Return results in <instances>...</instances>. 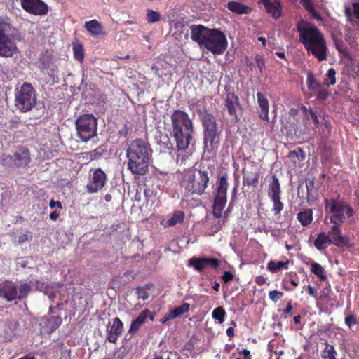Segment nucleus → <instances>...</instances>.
<instances>
[{
  "label": "nucleus",
  "instance_id": "13",
  "mask_svg": "<svg viewBox=\"0 0 359 359\" xmlns=\"http://www.w3.org/2000/svg\"><path fill=\"white\" fill-rule=\"evenodd\" d=\"M107 181V175L101 168H91L86 184L87 192L89 194L98 192L105 187Z\"/></svg>",
  "mask_w": 359,
  "mask_h": 359
},
{
  "label": "nucleus",
  "instance_id": "48",
  "mask_svg": "<svg viewBox=\"0 0 359 359\" xmlns=\"http://www.w3.org/2000/svg\"><path fill=\"white\" fill-rule=\"evenodd\" d=\"M314 180H309L306 182V186L307 194L306 198L308 201H310V197H313V194H316V191L314 190Z\"/></svg>",
  "mask_w": 359,
  "mask_h": 359
},
{
  "label": "nucleus",
  "instance_id": "56",
  "mask_svg": "<svg viewBox=\"0 0 359 359\" xmlns=\"http://www.w3.org/2000/svg\"><path fill=\"white\" fill-rule=\"evenodd\" d=\"M255 60L257 62V66L259 69L260 72L262 74L263 70L265 68V60L264 59L259 55H256Z\"/></svg>",
  "mask_w": 359,
  "mask_h": 359
},
{
  "label": "nucleus",
  "instance_id": "26",
  "mask_svg": "<svg viewBox=\"0 0 359 359\" xmlns=\"http://www.w3.org/2000/svg\"><path fill=\"white\" fill-rule=\"evenodd\" d=\"M148 314H149V310L147 309L141 311L137 317L131 322L128 332L132 334L137 332L145 323L148 318Z\"/></svg>",
  "mask_w": 359,
  "mask_h": 359
},
{
  "label": "nucleus",
  "instance_id": "63",
  "mask_svg": "<svg viewBox=\"0 0 359 359\" xmlns=\"http://www.w3.org/2000/svg\"><path fill=\"white\" fill-rule=\"evenodd\" d=\"M353 8L355 17L359 20V3L353 4Z\"/></svg>",
  "mask_w": 359,
  "mask_h": 359
},
{
  "label": "nucleus",
  "instance_id": "25",
  "mask_svg": "<svg viewBox=\"0 0 359 359\" xmlns=\"http://www.w3.org/2000/svg\"><path fill=\"white\" fill-rule=\"evenodd\" d=\"M257 102L259 107V118L264 121H269V100L264 95L258 92L257 93Z\"/></svg>",
  "mask_w": 359,
  "mask_h": 359
},
{
  "label": "nucleus",
  "instance_id": "28",
  "mask_svg": "<svg viewBox=\"0 0 359 359\" xmlns=\"http://www.w3.org/2000/svg\"><path fill=\"white\" fill-rule=\"evenodd\" d=\"M330 237L325 231L320 232L314 240L313 245L319 251H324L330 245H332Z\"/></svg>",
  "mask_w": 359,
  "mask_h": 359
},
{
  "label": "nucleus",
  "instance_id": "23",
  "mask_svg": "<svg viewBox=\"0 0 359 359\" xmlns=\"http://www.w3.org/2000/svg\"><path fill=\"white\" fill-rule=\"evenodd\" d=\"M243 173V183L245 186L255 187L259 183V179L260 177V172L259 169L255 170H247L243 168L242 170Z\"/></svg>",
  "mask_w": 359,
  "mask_h": 359
},
{
  "label": "nucleus",
  "instance_id": "52",
  "mask_svg": "<svg viewBox=\"0 0 359 359\" xmlns=\"http://www.w3.org/2000/svg\"><path fill=\"white\" fill-rule=\"evenodd\" d=\"M304 289L306 290V291L308 292V294L311 297H312L315 299L318 298V292L315 287H313L311 285H308L304 286Z\"/></svg>",
  "mask_w": 359,
  "mask_h": 359
},
{
  "label": "nucleus",
  "instance_id": "10",
  "mask_svg": "<svg viewBox=\"0 0 359 359\" xmlns=\"http://www.w3.org/2000/svg\"><path fill=\"white\" fill-rule=\"evenodd\" d=\"M229 188L228 175L224 173L220 176L216 183L213 209L212 213L217 218H221L222 210L227 202V190Z\"/></svg>",
  "mask_w": 359,
  "mask_h": 359
},
{
  "label": "nucleus",
  "instance_id": "55",
  "mask_svg": "<svg viewBox=\"0 0 359 359\" xmlns=\"http://www.w3.org/2000/svg\"><path fill=\"white\" fill-rule=\"evenodd\" d=\"M137 294L138 299H142V300H146L149 297V294L146 291V290L143 287H137Z\"/></svg>",
  "mask_w": 359,
  "mask_h": 359
},
{
  "label": "nucleus",
  "instance_id": "34",
  "mask_svg": "<svg viewBox=\"0 0 359 359\" xmlns=\"http://www.w3.org/2000/svg\"><path fill=\"white\" fill-rule=\"evenodd\" d=\"M62 323V319L58 316H53L49 318L45 323V328L49 333L57 329Z\"/></svg>",
  "mask_w": 359,
  "mask_h": 359
},
{
  "label": "nucleus",
  "instance_id": "35",
  "mask_svg": "<svg viewBox=\"0 0 359 359\" xmlns=\"http://www.w3.org/2000/svg\"><path fill=\"white\" fill-rule=\"evenodd\" d=\"M324 344L325 348L320 353L322 359H337V353L334 346L327 341Z\"/></svg>",
  "mask_w": 359,
  "mask_h": 359
},
{
  "label": "nucleus",
  "instance_id": "43",
  "mask_svg": "<svg viewBox=\"0 0 359 359\" xmlns=\"http://www.w3.org/2000/svg\"><path fill=\"white\" fill-rule=\"evenodd\" d=\"M226 314V313L224 309L222 306L215 308L212 313V318L219 323H222L224 321Z\"/></svg>",
  "mask_w": 359,
  "mask_h": 359
},
{
  "label": "nucleus",
  "instance_id": "45",
  "mask_svg": "<svg viewBox=\"0 0 359 359\" xmlns=\"http://www.w3.org/2000/svg\"><path fill=\"white\" fill-rule=\"evenodd\" d=\"M161 20L159 12L148 9L147 13V20L149 23H155Z\"/></svg>",
  "mask_w": 359,
  "mask_h": 359
},
{
  "label": "nucleus",
  "instance_id": "31",
  "mask_svg": "<svg viewBox=\"0 0 359 359\" xmlns=\"http://www.w3.org/2000/svg\"><path fill=\"white\" fill-rule=\"evenodd\" d=\"M85 27L93 36H97L102 34L103 26L97 20H91L85 22Z\"/></svg>",
  "mask_w": 359,
  "mask_h": 359
},
{
  "label": "nucleus",
  "instance_id": "21",
  "mask_svg": "<svg viewBox=\"0 0 359 359\" xmlns=\"http://www.w3.org/2000/svg\"><path fill=\"white\" fill-rule=\"evenodd\" d=\"M190 29L191 39L199 45L203 46L210 29L202 25H191Z\"/></svg>",
  "mask_w": 359,
  "mask_h": 359
},
{
  "label": "nucleus",
  "instance_id": "19",
  "mask_svg": "<svg viewBox=\"0 0 359 359\" xmlns=\"http://www.w3.org/2000/svg\"><path fill=\"white\" fill-rule=\"evenodd\" d=\"M342 223L332 224L327 235L330 237L332 243L337 247L343 248L347 246L348 240L342 235L341 224Z\"/></svg>",
  "mask_w": 359,
  "mask_h": 359
},
{
  "label": "nucleus",
  "instance_id": "27",
  "mask_svg": "<svg viewBox=\"0 0 359 359\" xmlns=\"http://www.w3.org/2000/svg\"><path fill=\"white\" fill-rule=\"evenodd\" d=\"M212 215L213 217H206L204 224L210 233L214 234L222 229L224 221L222 222L220 218L216 217L213 214Z\"/></svg>",
  "mask_w": 359,
  "mask_h": 359
},
{
  "label": "nucleus",
  "instance_id": "59",
  "mask_svg": "<svg viewBox=\"0 0 359 359\" xmlns=\"http://www.w3.org/2000/svg\"><path fill=\"white\" fill-rule=\"evenodd\" d=\"M49 206L50 208H54L55 207H57L59 209H62V205L60 201H55L53 199H51L49 203Z\"/></svg>",
  "mask_w": 359,
  "mask_h": 359
},
{
  "label": "nucleus",
  "instance_id": "54",
  "mask_svg": "<svg viewBox=\"0 0 359 359\" xmlns=\"http://www.w3.org/2000/svg\"><path fill=\"white\" fill-rule=\"evenodd\" d=\"M300 2L302 4L303 7L309 12L315 11L313 4L311 0H300Z\"/></svg>",
  "mask_w": 359,
  "mask_h": 359
},
{
  "label": "nucleus",
  "instance_id": "62",
  "mask_svg": "<svg viewBox=\"0 0 359 359\" xmlns=\"http://www.w3.org/2000/svg\"><path fill=\"white\" fill-rule=\"evenodd\" d=\"M292 309H293V307L292 305V302L289 301L287 302V306L285 307V309H283V312L285 314H290L292 311Z\"/></svg>",
  "mask_w": 359,
  "mask_h": 359
},
{
  "label": "nucleus",
  "instance_id": "50",
  "mask_svg": "<svg viewBox=\"0 0 359 359\" xmlns=\"http://www.w3.org/2000/svg\"><path fill=\"white\" fill-rule=\"evenodd\" d=\"M283 293L278 290H272L269 292V297L274 302H278L282 297Z\"/></svg>",
  "mask_w": 359,
  "mask_h": 359
},
{
  "label": "nucleus",
  "instance_id": "61",
  "mask_svg": "<svg viewBox=\"0 0 359 359\" xmlns=\"http://www.w3.org/2000/svg\"><path fill=\"white\" fill-rule=\"evenodd\" d=\"M144 194L147 201H149V199L153 196V191L148 187L144 189Z\"/></svg>",
  "mask_w": 359,
  "mask_h": 359
},
{
  "label": "nucleus",
  "instance_id": "22",
  "mask_svg": "<svg viewBox=\"0 0 359 359\" xmlns=\"http://www.w3.org/2000/svg\"><path fill=\"white\" fill-rule=\"evenodd\" d=\"M190 309V304L188 303H183L182 305L175 307L173 309L170 310L165 314L163 318L160 320L162 324L166 322L180 317V316L187 313Z\"/></svg>",
  "mask_w": 359,
  "mask_h": 359
},
{
  "label": "nucleus",
  "instance_id": "9",
  "mask_svg": "<svg viewBox=\"0 0 359 359\" xmlns=\"http://www.w3.org/2000/svg\"><path fill=\"white\" fill-rule=\"evenodd\" d=\"M77 136L86 142L97 135V120L91 114H83L76 121Z\"/></svg>",
  "mask_w": 359,
  "mask_h": 359
},
{
  "label": "nucleus",
  "instance_id": "41",
  "mask_svg": "<svg viewBox=\"0 0 359 359\" xmlns=\"http://www.w3.org/2000/svg\"><path fill=\"white\" fill-rule=\"evenodd\" d=\"M336 83V71L334 68L328 69L327 72L325 75L323 81L324 86L329 87L334 86Z\"/></svg>",
  "mask_w": 359,
  "mask_h": 359
},
{
  "label": "nucleus",
  "instance_id": "16",
  "mask_svg": "<svg viewBox=\"0 0 359 359\" xmlns=\"http://www.w3.org/2000/svg\"><path fill=\"white\" fill-rule=\"evenodd\" d=\"M189 265L192 266L198 272H203L207 267L217 269L219 267L220 262L217 258L213 257H193L189 259Z\"/></svg>",
  "mask_w": 359,
  "mask_h": 359
},
{
  "label": "nucleus",
  "instance_id": "18",
  "mask_svg": "<svg viewBox=\"0 0 359 359\" xmlns=\"http://www.w3.org/2000/svg\"><path fill=\"white\" fill-rule=\"evenodd\" d=\"M18 285L10 280L0 283V298L6 299L8 302L18 299Z\"/></svg>",
  "mask_w": 359,
  "mask_h": 359
},
{
  "label": "nucleus",
  "instance_id": "64",
  "mask_svg": "<svg viewBox=\"0 0 359 359\" xmlns=\"http://www.w3.org/2000/svg\"><path fill=\"white\" fill-rule=\"evenodd\" d=\"M239 354H242L244 355V359H251L250 352L248 349H243L239 351Z\"/></svg>",
  "mask_w": 359,
  "mask_h": 359
},
{
  "label": "nucleus",
  "instance_id": "11",
  "mask_svg": "<svg viewBox=\"0 0 359 359\" xmlns=\"http://www.w3.org/2000/svg\"><path fill=\"white\" fill-rule=\"evenodd\" d=\"M203 46L214 55L222 54L227 48L225 34L215 29H210Z\"/></svg>",
  "mask_w": 359,
  "mask_h": 359
},
{
  "label": "nucleus",
  "instance_id": "20",
  "mask_svg": "<svg viewBox=\"0 0 359 359\" xmlns=\"http://www.w3.org/2000/svg\"><path fill=\"white\" fill-rule=\"evenodd\" d=\"M124 326L123 322L118 317L112 320V324L107 325V339L113 344H116L118 337L123 332Z\"/></svg>",
  "mask_w": 359,
  "mask_h": 359
},
{
  "label": "nucleus",
  "instance_id": "24",
  "mask_svg": "<svg viewBox=\"0 0 359 359\" xmlns=\"http://www.w3.org/2000/svg\"><path fill=\"white\" fill-rule=\"evenodd\" d=\"M266 13L277 20L283 13V5L280 0H268L264 5Z\"/></svg>",
  "mask_w": 359,
  "mask_h": 359
},
{
  "label": "nucleus",
  "instance_id": "60",
  "mask_svg": "<svg viewBox=\"0 0 359 359\" xmlns=\"http://www.w3.org/2000/svg\"><path fill=\"white\" fill-rule=\"evenodd\" d=\"M266 278L263 276H258L255 278V283L259 286H262L266 283Z\"/></svg>",
  "mask_w": 359,
  "mask_h": 359
},
{
  "label": "nucleus",
  "instance_id": "44",
  "mask_svg": "<svg viewBox=\"0 0 359 359\" xmlns=\"http://www.w3.org/2000/svg\"><path fill=\"white\" fill-rule=\"evenodd\" d=\"M52 58L50 55L41 54L39 59V67L41 69H48L50 66V62Z\"/></svg>",
  "mask_w": 359,
  "mask_h": 359
},
{
  "label": "nucleus",
  "instance_id": "38",
  "mask_svg": "<svg viewBox=\"0 0 359 359\" xmlns=\"http://www.w3.org/2000/svg\"><path fill=\"white\" fill-rule=\"evenodd\" d=\"M289 261H270L267 264V269L270 271L275 273L281 269L282 268L287 269Z\"/></svg>",
  "mask_w": 359,
  "mask_h": 359
},
{
  "label": "nucleus",
  "instance_id": "17",
  "mask_svg": "<svg viewBox=\"0 0 359 359\" xmlns=\"http://www.w3.org/2000/svg\"><path fill=\"white\" fill-rule=\"evenodd\" d=\"M226 94L224 97V109L227 110L229 116L238 121L236 108L240 105L238 97L234 92L230 90L227 86L225 87Z\"/></svg>",
  "mask_w": 359,
  "mask_h": 359
},
{
  "label": "nucleus",
  "instance_id": "3",
  "mask_svg": "<svg viewBox=\"0 0 359 359\" xmlns=\"http://www.w3.org/2000/svg\"><path fill=\"white\" fill-rule=\"evenodd\" d=\"M205 100H199L196 102L193 101V106H196V111L201 119L203 129V144L207 150L213 151L218 148L220 142L222 127L217 123L214 115L208 111L205 107H202Z\"/></svg>",
  "mask_w": 359,
  "mask_h": 359
},
{
  "label": "nucleus",
  "instance_id": "46",
  "mask_svg": "<svg viewBox=\"0 0 359 359\" xmlns=\"http://www.w3.org/2000/svg\"><path fill=\"white\" fill-rule=\"evenodd\" d=\"M330 95V91L323 87H320L313 96H315L316 98L318 100H325L327 99L329 95Z\"/></svg>",
  "mask_w": 359,
  "mask_h": 359
},
{
  "label": "nucleus",
  "instance_id": "37",
  "mask_svg": "<svg viewBox=\"0 0 359 359\" xmlns=\"http://www.w3.org/2000/svg\"><path fill=\"white\" fill-rule=\"evenodd\" d=\"M311 271L313 274L318 277L321 281H325L326 280L327 276L325 273V270L320 264L317 262H312L311 264Z\"/></svg>",
  "mask_w": 359,
  "mask_h": 359
},
{
  "label": "nucleus",
  "instance_id": "4",
  "mask_svg": "<svg viewBox=\"0 0 359 359\" xmlns=\"http://www.w3.org/2000/svg\"><path fill=\"white\" fill-rule=\"evenodd\" d=\"M172 130L170 135L176 142L177 151H185L192 139L194 124L189 114L180 109H175L170 114Z\"/></svg>",
  "mask_w": 359,
  "mask_h": 359
},
{
  "label": "nucleus",
  "instance_id": "2",
  "mask_svg": "<svg viewBox=\"0 0 359 359\" xmlns=\"http://www.w3.org/2000/svg\"><path fill=\"white\" fill-rule=\"evenodd\" d=\"M151 149L142 139L133 140L126 151L128 169L135 175H144L148 172Z\"/></svg>",
  "mask_w": 359,
  "mask_h": 359
},
{
  "label": "nucleus",
  "instance_id": "8",
  "mask_svg": "<svg viewBox=\"0 0 359 359\" xmlns=\"http://www.w3.org/2000/svg\"><path fill=\"white\" fill-rule=\"evenodd\" d=\"M36 103V90L30 83L25 82L15 92V106L20 112L30 111Z\"/></svg>",
  "mask_w": 359,
  "mask_h": 359
},
{
  "label": "nucleus",
  "instance_id": "51",
  "mask_svg": "<svg viewBox=\"0 0 359 359\" xmlns=\"http://www.w3.org/2000/svg\"><path fill=\"white\" fill-rule=\"evenodd\" d=\"M346 325L351 328L353 325L358 324L356 316L353 314H349L345 318Z\"/></svg>",
  "mask_w": 359,
  "mask_h": 359
},
{
  "label": "nucleus",
  "instance_id": "47",
  "mask_svg": "<svg viewBox=\"0 0 359 359\" xmlns=\"http://www.w3.org/2000/svg\"><path fill=\"white\" fill-rule=\"evenodd\" d=\"M302 109L306 114L309 113L308 116H310L316 128H318L319 126V119L316 112L312 108L307 109L306 107H302Z\"/></svg>",
  "mask_w": 359,
  "mask_h": 359
},
{
  "label": "nucleus",
  "instance_id": "36",
  "mask_svg": "<svg viewBox=\"0 0 359 359\" xmlns=\"http://www.w3.org/2000/svg\"><path fill=\"white\" fill-rule=\"evenodd\" d=\"M184 212L183 211H176L172 216L166 221L167 226H174L177 224H181L184 222Z\"/></svg>",
  "mask_w": 359,
  "mask_h": 359
},
{
  "label": "nucleus",
  "instance_id": "40",
  "mask_svg": "<svg viewBox=\"0 0 359 359\" xmlns=\"http://www.w3.org/2000/svg\"><path fill=\"white\" fill-rule=\"evenodd\" d=\"M288 157L290 160L296 164L298 161H302L305 158V153L302 148L298 147L297 150L291 151L289 153Z\"/></svg>",
  "mask_w": 359,
  "mask_h": 359
},
{
  "label": "nucleus",
  "instance_id": "53",
  "mask_svg": "<svg viewBox=\"0 0 359 359\" xmlns=\"http://www.w3.org/2000/svg\"><path fill=\"white\" fill-rule=\"evenodd\" d=\"M238 183H239L238 178H237L236 182L235 183V185H234V187H233V188L232 189V191H231V201H230V203H229V206L233 205V203L236 199V196H237V194H238Z\"/></svg>",
  "mask_w": 359,
  "mask_h": 359
},
{
  "label": "nucleus",
  "instance_id": "6",
  "mask_svg": "<svg viewBox=\"0 0 359 359\" xmlns=\"http://www.w3.org/2000/svg\"><path fill=\"white\" fill-rule=\"evenodd\" d=\"M21 40L20 32L11 24L9 18L0 16V57H12L18 52L16 42Z\"/></svg>",
  "mask_w": 359,
  "mask_h": 359
},
{
  "label": "nucleus",
  "instance_id": "32",
  "mask_svg": "<svg viewBox=\"0 0 359 359\" xmlns=\"http://www.w3.org/2000/svg\"><path fill=\"white\" fill-rule=\"evenodd\" d=\"M297 217L303 226H307L313 221V210L311 209H305L299 212Z\"/></svg>",
  "mask_w": 359,
  "mask_h": 359
},
{
  "label": "nucleus",
  "instance_id": "14",
  "mask_svg": "<svg viewBox=\"0 0 359 359\" xmlns=\"http://www.w3.org/2000/svg\"><path fill=\"white\" fill-rule=\"evenodd\" d=\"M4 161L9 162L14 168H25L31 161L30 151L25 147H17L13 155L8 156Z\"/></svg>",
  "mask_w": 359,
  "mask_h": 359
},
{
  "label": "nucleus",
  "instance_id": "58",
  "mask_svg": "<svg viewBox=\"0 0 359 359\" xmlns=\"http://www.w3.org/2000/svg\"><path fill=\"white\" fill-rule=\"evenodd\" d=\"M48 69V74L51 78H53L54 79L55 77L57 76V67L55 65H52L51 67L49 66V67Z\"/></svg>",
  "mask_w": 359,
  "mask_h": 359
},
{
  "label": "nucleus",
  "instance_id": "57",
  "mask_svg": "<svg viewBox=\"0 0 359 359\" xmlns=\"http://www.w3.org/2000/svg\"><path fill=\"white\" fill-rule=\"evenodd\" d=\"M233 278V274L229 271H225L221 277L222 280L226 283L231 281Z\"/></svg>",
  "mask_w": 359,
  "mask_h": 359
},
{
  "label": "nucleus",
  "instance_id": "12",
  "mask_svg": "<svg viewBox=\"0 0 359 359\" xmlns=\"http://www.w3.org/2000/svg\"><path fill=\"white\" fill-rule=\"evenodd\" d=\"M281 188L278 178L272 175L269 183L268 196L273 202V209L275 215H279L284 208V204L280 201Z\"/></svg>",
  "mask_w": 359,
  "mask_h": 359
},
{
  "label": "nucleus",
  "instance_id": "1",
  "mask_svg": "<svg viewBox=\"0 0 359 359\" xmlns=\"http://www.w3.org/2000/svg\"><path fill=\"white\" fill-rule=\"evenodd\" d=\"M299 41L309 53H311L319 61L327 59V45L323 34L315 25L302 20L297 24Z\"/></svg>",
  "mask_w": 359,
  "mask_h": 359
},
{
  "label": "nucleus",
  "instance_id": "15",
  "mask_svg": "<svg viewBox=\"0 0 359 359\" xmlns=\"http://www.w3.org/2000/svg\"><path fill=\"white\" fill-rule=\"evenodd\" d=\"M22 8L34 15H44L48 13L49 7L42 0H20Z\"/></svg>",
  "mask_w": 359,
  "mask_h": 359
},
{
  "label": "nucleus",
  "instance_id": "7",
  "mask_svg": "<svg viewBox=\"0 0 359 359\" xmlns=\"http://www.w3.org/2000/svg\"><path fill=\"white\" fill-rule=\"evenodd\" d=\"M324 204L325 212L331 214V224L344 223L347 218L351 217L355 213L353 208L340 196L335 198H325Z\"/></svg>",
  "mask_w": 359,
  "mask_h": 359
},
{
  "label": "nucleus",
  "instance_id": "33",
  "mask_svg": "<svg viewBox=\"0 0 359 359\" xmlns=\"http://www.w3.org/2000/svg\"><path fill=\"white\" fill-rule=\"evenodd\" d=\"M306 86L308 90L311 93V96H313V94L321 87L320 83L316 81L311 72L307 73Z\"/></svg>",
  "mask_w": 359,
  "mask_h": 359
},
{
  "label": "nucleus",
  "instance_id": "49",
  "mask_svg": "<svg viewBox=\"0 0 359 359\" xmlns=\"http://www.w3.org/2000/svg\"><path fill=\"white\" fill-rule=\"evenodd\" d=\"M32 235L31 233L29 234L27 233H20L15 237V239L17 240V242L19 244H22L25 243L27 241H32Z\"/></svg>",
  "mask_w": 359,
  "mask_h": 359
},
{
  "label": "nucleus",
  "instance_id": "39",
  "mask_svg": "<svg viewBox=\"0 0 359 359\" xmlns=\"http://www.w3.org/2000/svg\"><path fill=\"white\" fill-rule=\"evenodd\" d=\"M104 152V149L102 147H98L95 149L83 153V158L86 159L93 161L100 158L103 155Z\"/></svg>",
  "mask_w": 359,
  "mask_h": 359
},
{
  "label": "nucleus",
  "instance_id": "30",
  "mask_svg": "<svg viewBox=\"0 0 359 359\" xmlns=\"http://www.w3.org/2000/svg\"><path fill=\"white\" fill-rule=\"evenodd\" d=\"M227 8L237 14H249L252 11L249 6L236 1H229L227 4Z\"/></svg>",
  "mask_w": 359,
  "mask_h": 359
},
{
  "label": "nucleus",
  "instance_id": "42",
  "mask_svg": "<svg viewBox=\"0 0 359 359\" xmlns=\"http://www.w3.org/2000/svg\"><path fill=\"white\" fill-rule=\"evenodd\" d=\"M74 57L79 62H83L84 60V51L83 46L80 43H73Z\"/></svg>",
  "mask_w": 359,
  "mask_h": 359
},
{
  "label": "nucleus",
  "instance_id": "5",
  "mask_svg": "<svg viewBox=\"0 0 359 359\" xmlns=\"http://www.w3.org/2000/svg\"><path fill=\"white\" fill-rule=\"evenodd\" d=\"M210 179L209 172L205 168H193L187 170L182 176V181L184 196H199L204 194L208 187Z\"/></svg>",
  "mask_w": 359,
  "mask_h": 359
},
{
  "label": "nucleus",
  "instance_id": "29",
  "mask_svg": "<svg viewBox=\"0 0 359 359\" xmlns=\"http://www.w3.org/2000/svg\"><path fill=\"white\" fill-rule=\"evenodd\" d=\"M40 284V282L39 280L36 281H30L28 283H20L19 286V292H18V300H22L23 299H25L28 294L32 290V286L36 287V288L39 287V285Z\"/></svg>",
  "mask_w": 359,
  "mask_h": 359
}]
</instances>
